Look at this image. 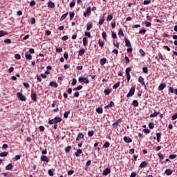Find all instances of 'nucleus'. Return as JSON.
Segmentation results:
<instances>
[{
  "instance_id": "f257e3e1",
  "label": "nucleus",
  "mask_w": 177,
  "mask_h": 177,
  "mask_svg": "<svg viewBox=\"0 0 177 177\" xmlns=\"http://www.w3.org/2000/svg\"><path fill=\"white\" fill-rule=\"evenodd\" d=\"M62 121H63V119L62 118L55 117V118L48 120V124L50 125H53V124H58V122H62Z\"/></svg>"
},
{
  "instance_id": "f03ea898",
  "label": "nucleus",
  "mask_w": 177,
  "mask_h": 177,
  "mask_svg": "<svg viewBox=\"0 0 177 177\" xmlns=\"http://www.w3.org/2000/svg\"><path fill=\"white\" fill-rule=\"evenodd\" d=\"M136 89V87L135 86H133L129 92L128 93V94L127 95V97H131V96H133V95H135V91Z\"/></svg>"
},
{
  "instance_id": "7ed1b4c3",
  "label": "nucleus",
  "mask_w": 177,
  "mask_h": 177,
  "mask_svg": "<svg viewBox=\"0 0 177 177\" xmlns=\"http://www.w3.org/2000/svg\"><path fill=\"white\" fill-rule=\"evenodd\" d=\"M91 13H92V8H91L90 6L87 7L86 11L84 12V17H88V16H91Z\"/></svg>"
},
{
  "instance_id": "20e7f679",
  "label": "nucleus",
  "mask_w": 177,
  "mask_h": 177,
  "mask_svg": "<svg viewBox=\"0 0 177 177\" xmlns=\"http://www.w3.org/2000/svg\"><path fill=\"white\" fill-rule=\"evenodd\" d=\"M79 82H84V84H89V80H88V77H79L78 80Z\"/></svg>"
},
{
  "instance_id": "39448f33",
  "label": "nucleus",
  "mask_w": 177,
  "mask_h": 177,
  "mask_svg": "<svg viewBox=\"0 0 177 177\" xmlns=\"http://www.w3.org/2000/svg\"><path fill=\"white\" fill-rule=\"evenodd\" d=\"M138 82H140V84H141L142 86H145V88H146V83H145V78H143V77L139 76Z\"/></svg>"
},
{
  "instance_id": "423d86ee",
  "label": "nucleus",
  "mask_w": 177,
  "mask_h": 177,
  "mask_svg": "<svg viewBox=\"0 0 177 177\" xmlns=\"http://www.w3.org/2000/svg\"><path fill=\"white\" fill-rule=\"evenodd\" d=\"M41 161L45 162H49V158L45 155H42L40 158Z\"/></svg>"
},
{
  "instance_id": "0eeeda50",
  "label": "nucleus",
  "mask_w": 177,
  "mask_h": 177,
  "mask_svg": "<svg viewBox=\"0 0 177 177\" xmlns=\"http://www.w3.org/2000/svg\"><path fill=\"white\" fill-rule=\"evenodd\" d=\"M111 169H110V168H106L103 171L102 175L104 176H107V175H109V174H111Z\"/></svg>"
},
{
  "instance_id": "6e6552de",
  "label": "nucleus",
  "mask_w": 177,
  "mask_h": 177,
  "mask_svg": "<svg viewBox=\"0 0 177 177\" xmlns=\"http://www.w3.org/2000/svg\"><path fill=\"white\" fill-rule=\"evenodd\" d=\"M147 165H149V162L147 161H142L141 162V164H140V168H146V167H147Z\"/></svg>"
},
{
  "instance_id": "1a4fd4ad",
  "label": "nucleus",
  "mask_w": 177,
  "mask_h": 177,
  "mask_svg": "<svg viewBox=\"0 0 177 177\" xmlns=\"http://www.w3.org/2000/svg\"><path fill=\"white\" fill-rule=\"evenodd\" d=\"M167 86V84H165V83H162L159 85L158 89V91H164V89H165Z\"/></svg>"
},
{
  "instance_id": "9d476101",
  "label": "nucleus",
  "mask_w": 177,
  "mask_h": 177,
  "mask_svg": "<svg viewBox=\"0 0 177 177\" xmlns=\"http://www.w3.org/2000/svg\"><path fill=\"white\" fill-rule=\"evenodd\" d=\"M123 140L126 143H132V139L131 138H129V137L124 136L123 138Z\"/></svg>"
},
{
  "instance_id": "9b49d317",
  "label": "nucleus",
  "mask_w": 177,
  "mask_h": 177,
  "mask_svg": "<svg viewBox=\"0 0 177 177\" xmlns=\"http://www.w3.org/2000/svg\"><path fill=\"white\" fill-rule=\"evenodd\" d=\"M104 14L102 15V17L100 19L98 24L100 26H103V23H104V20H106Z\"/></svg>"
},
{
  "instance_id": "f8f14e48",
  "label": "nucleus",
  "mask_w": 177,
  "mask_h": 177,
  "mask_svg": "<svg viewBox=\"0 0 177 177\" xmlns=\"http://www.w3.org/2000/svg\"><path fill=\"white\" fill-rule=\"evenodd\" d=\"M169 92H170V93H175V95H177V88L174 89L172 86L169 87Z\"/></svg>"
},
{
  "instance_id": "ddd939ff",
  "label": "nucleus",
  "mask_w": 177,
  "mask_h": 177,
  "mask_svg": "<svg viewBox=\"0 0 177 177\" xmlns=\"http://www.w3.org/2000/svg\"><path fill=\"white\" fill-rule=\"evenodd\" d=\"M81 154H82V149H78L77 151L75 152V156L77 157H80Z\"/></svg>"
},
{
  "instance_id": "4468645a",
  "label": "nucleus",
  "mask_w": 177,
  "mask_h": 177,
  "mask_svg": "<svg viewBox=\"0 0 177 177\" xmlns=\"http://www.w3.org/2000/svg\"><path fill=\"white\" fill-rule=\"evenodd\" d=\"M114 102L111 101L110 103L104 106V109H111V107H114Z\"/></svg>"
},
{
  "instance_id": "2eb2a0df",
  "label": "nucleus",
  "mask_w": 177,
  "mask_h": 177,
  "mask_svg": "<svg viewBox=\"0 0 177 177\" xmlns=\"http://www.w3.org/2000/svg\"><path fill=\"white\" fill-rule=\"evenodd\" d=\"M121 121V119H118L115 122L112 124L113 128H117V127H118V124H120Z\"/></svg>"
},
{
  "instance_id": "dca6fc26",
  "label": "nucleus",
  "mask_w": 177,
  "mask_h": 177,
  "mask_svg": "<svg viewBox=\"0 0 177 177\" xmlns=\"http://www.w3.org/2000/svg\"><path fill=\"white\" fill-rule=\"evenodd\" d=\"M81 139H84V133H79L76 138V140L79 141L81 140Z\"/></svg>"
},
{
  "instance_id": "f3484780",
  "label": "nucleus",
  "mask_w": 177,
  "mask_h": 177,
  "mask_svg": "<svg viewBox=\"0 0 177 177\" xmlns=\"http://www.w3.org/2000/svg\"><path fill=\"white\" fill-rule=\"evenodd\" d=\"M30 97L32 99V100L33 102H37V93H31V95H30Z\"/></svg>"
},
{
  "instance_id": "a211bd4d",
  "label": "nucleus",
  "mask_w": 177,
  "mask_h": 177,
  "mask_svg": "<svg viewBox=\"0 0 177 177\" xmlns=\"http://www.w3.org/2000/svg\"><path fill=\"white\" fill-rule=\"evenodd\" d=\"M124 41H125L126 46L127 48H131V41H129V39H128V38L125 37Z\"/></svg>"
},
{
  "instance_id": "6ab92c4d",
  "label": "nucleus",
  "mask_w": 177,
  "mask_h": 177,
  "mask_svg": "<svg viewBox=\"0 0 177 177\" xmlns=\"http://www.w3.org/2000/svg\"><path fill=\"white\" fill-rule=\"evenodd\" d=\"M106 62H107V59L104 57L100 59V64L101 66H104L105 63H106Z\"/></svg>"
},
{
  "instance_id": "aec40b11",
  "label": "nucleus",
  "mask_w": 177,
  "mask_h": 177,
  "mask_svg": "<svg viewBox=\"0 0 177 177\" xmlns=\"http://www.w3.org/2000/svg\"><path fill=\"white\" fill-rule=\"evenodd\" d=\"M173 172H174V171H172V169H167L165 170V174L167 176H169V175H172Z\"/></svg>"
},
{
  "instance_id": "412c9836",
  "label": "nucleus",
  "mask_w": 177,
  "mask_h": 177,
  "mask_svg": "<svg viewBox=\"0 0 177 177\" xmlns=\"http://www.w3.org/2000/svg\"><path fill=\"white\" fill-rule=\"evenodd\" d=\"M25 57H26V59L28 60H32V56L31 55V54H30L28 53H25Z\"/></svg>"
},
{
  "instance_id": "4be33fe9",
  "label": "nucleus",
  "mask_w": 177,
  "mask_h": 177,
  "mask_svg": "<svg viewBox=\"0 0 177 177\" xmlns=\"http://www.w3.org/2000/svg\"><path fill=\"white\" fill-rule=\"evenodd\" d=\"M158 114H160V112H158V111H155L153 113H151L150 115V118H154V117H157V115H158Z\"/></svg>"
},
{
  "instance_id": "5701e85b",
  "label": "nucleus",
  "mask_w": 177,
  "mask_h": 177,
  "mask_svg": "<svg viewBox=\"0 0 177 177\" xmlns=\"http://www.w3.org/2000/svg\"><path fill=\"white\" fill-rule=\"evenodd\" d=\"M162 134L161 133H156L157 142H160L161 141V136Z\"/></svg>"
},
{
  "instance_id": "b1692460",
  "label": "nucleus",
  "mask_w": 177,
  "mask_h": 177,
  "mask_svg": "<svg viewBox=\"0 0 177 177\" xmlns=\"http://www.w3.org/2000/svg\"><path fill=\"white\" fill-rule=\"evenodd\" d=\"M50 86H53L54 88H57V86H59V84H57V83L55 82H50Z\"/></svg>"
},
{
  "instance_id": "393cba45",
  "label": "nucleus",
  "mask_w": 177,
  "mask_h": 177,
  "mask_svg": "<svg viewBox=\"0 0 177 177\" xmlns=\"http://www.w3.org/2000/svg\"><path fill=\"white\" fill-rule=\"evenodd\" d=\"M132 104L134 107H138L139 106V102L138 100H134L132 102Z\"/></svg>"
},
{
  "instance_id": "a878e982",
  "label": "nucleus",
  "mask_w": 177,
  "mask_h": 177,
  "mask_svg": "<svg viewBox=\"0 0 177 177\" xmlns=\"http://www.w3.org/2000/svg\"><path fill=\"white\" fill-rule=\"evenodd\" d=\"M85 53V48H82L80 50H79L78 56H83Z\"/></svg>"
},
{
  "instance_id": "bb28decb",
  "label": "nucleus",
  "mask_w": 177,
  "mask_h": 177,
  "mask_svg": "<svg viewBox=\"0 0 177 177\" xmlns=\"http://www.w3.org/2000/svg\"><path fill=\"white\" fill-rule=\"evenodd\" d=\"M110 147V142L109 141L105 142V143L103 145V148L104 149H109Z\"/></svg>"
},
{
  "instance_id": "cd10ccee",
  "label": "nucleus",
  "mask_w": 177,
  "mask_h": 177,
  "mask_svg": "<svg viewBox=\"0 0 177 177\" xmlns=\"http://www.w3.org/2000/svg\"><path fill=\"white\" fill-rule=\"evenodd\" d=\"M68 15V12L64 14L60 18V21H63V20H64L66 19V17H67Z\"/></svg>"
},
{
  "instance_id": "c85d7f7f",
  "label": "nucleus",
  "mask_w": 177,
  "mask_h": 177,
  "mask_svg": "<svg viewBox=\"0 0 177 177\" xmlns=\"http://www.w3.org/2000/svg\"><path fill=\"white\" fill-rule=\"evenodd\" d=\"M48 6V8L53 9V8H55V3H53V1H49Z\"/></svg>"
},
{
  "instance_id": "c756f323",
  "label": "nucleus",
  "mask_w": 177,
  "mask_h": 177,
  "mask_svg": "<svg viewBox=\"0 0 177 177\" xmlns=\"http://www.w3.org/2000/svg\"><path fill=\"white\" fill-rule=\"evenodd\" d=\"M97 113H98V114H103V108L102 107H98L96 109Z\"/></svg>"
},
{
  "instance_id": "7c9ffc66",
  "label": "nucleus",
  "mask_w": 177,
  "mask_h": 177,
  "mask_svg": "<svg viewBox=\"0 0 177 177\" xmlns=\"http://www.w3.org/2000/svg\"><path fill=\"white\" fill-rule=\"evenodd\" d=\"M83 45L84 46H86L88 45V39L86 37L83 38Z\"/></svg>"
},
{
  "instance_id": "2f4dec72",
  "label": "nucleus",
  "mask_w": 177,
  "mask_h": 177,
  "mask_svg": "<svg viewBox=\"0 0 177 177\" xmlns=\"http://www.w3.org/2000/svg\"><path fill=\"white\" fill-rule=\"evenodd\" d=\"M71 113V111L69 110L64 113V118H68V115Z\"/></svg>"
},
{
  "instance_id": "473e14b6",
  "label": "nucleus",
  "mask_w": 177,
  "mask_h": 177,
  "mask_svg": "<svg viewBox=\"0 0 177 177\" xmlns=\"http://www.w3.org/2000/svg\"><path fill=\"white\" fill-rule=\"evenodd\" d=\"M13 168V166L12 165V164H8L7 166H6V169L7 171H9L10 169H12Z\"/></svg>"
},
{
  "instance_id": "72a5a7b5",
  "label": "nucleus",
  "mask_w": 177,
  "mask_h": 177,
  "mask_svg": "<svg viewBox=\"0 0 177 177\" xmlns=\"http://www.w3.org/2000/svg\"><path fill=\"white\" fill-rule=\"evenodd\" d=\"M131 71H132V68L131 67H128L126 68V75H128V74H131Z\"/></svg>"
},
{
  "instance_id": "f704fd0d",
  "label": "nucleus",
  "mask_w": 177,
  "mask_h": 177,
  "mask_svg": "<svg viewBox=\"0 0 177 177\" xmlns=\"http://www.w3.org/2000/svg\"><path fill=\"white\" fill-rule=\"evenodd\" d=\"M98 44L101 49H103V48L104 47V41H102L101 40H99Z\"/></svg>"
},
{
  "instance_id": "c9c22d12",
  "label": "nucleus",
  "mask_w": 177,
  "mask_h": 177,
  "mask_svg": "<svg viewBox=\"0 0 177 177\" xmlns=\"http://www.w3.org/2000/svg\"><path fill=\"white\" fill-rule=\"evenodd\" d=\"M93 135H95V131H93V130L89 131L88 132V136H89V138H92Z\"/></svg>"
},
{
  "instance_id": "e433bc0d",
  "label": "nucleus",
  "mask_w": 177,
  "mask_h": 177,
  "mask_svg": "<svg viewBox=\"0 0 177 177\" xmlns=\"http://www.w3.org/2000/svg\"><path fill=\"white\" fill-rule=\"evenodd\" d=\"M120 82H118L116 84H115L113 86V89H117V88H118L120 85Z\"/></svg>"
},
{
  "instance_id": "4c0bfd02",
  "label": "nucleus",
  "mask_w": 177,
  "mask_h": 177,
  "mask_svg": "<svg viewBox=\"0 0 177 177\" xmlns=\"http://www.w3.org/2000/svg\"><path fill=\"white\" fill-rule=\"evenodd\" d=\"M69 16H70V20H73V19H74V16H75V13L74 12H71L69 13Z\"/></svg>"
},
{
  "instance_id": "58836bf2",
  "label": "nucleus",
  "mask_w": 177,
  "mask_h": 177,
  "mask_svg": "<svg viewBox=\"0 0 177 177\" xmlns=\"http://www.w3.org/2000/svg\"><path fill=\"white\" fill-rule=\"evenodd\" d=\"M20 158H21V156L17 155V156H15V158H12V160L13 161H17V160H20Z\"/></svg>"
},
{
  "instance_id": "ea45409f",
  "label": "nucleus",
  "mask_w": 177,
  "mask_h": 177,
  "mask_svg": "<svg viewBox=\"0 0 177 177\" xmlns=\"http://www.w3.org/2000/svg\"><path fill=\"white\" fill-rule=\"evenodd\" d=\"M4 35H8V32H6L3 30H0V38L1 37H4Z\"/></svg>"
},
{
  "instance_id": "a19ab883",
  "label": "nucleus",
  "mask_w": 177,
  "mask_h": 177,
  "mask_svg": "<svg viewBox=\"0 0 177 177\" xmlns=\"http://www.w3.org/2000/svg\"><path fill=\"white\" fill-rule=\"evenodd\" d=\"M53 172H55V169H49L48 170V175L50 176H53Z\"/></svg>"
},
{
  "instance_id": "79ce46f5",
  "label": "nucleus",
  "mask_w": 177,
  "mask_h": 177,
  "mask_svg": "<svg viewBox=\"0 0 177 177\" xmlns=\"http://www.w3.org/2000/svg\"><path fill=\"white\" fill-rule=\"evenodd\" d=\"M142 71H143V73H145V74H148L149 68H147V67H146V66H144L142 68Z\"/></svg>"
},
{
  "instance_id": "37998d69",
  "label": "nucleus",
  "mask_w": 177,
  "mask_h": 177,
  "mask_svg": "<svg viewBox=\"0 0 177 177\" xmlns=\"http://www.w3.org/2000/svg\"><path fill=\"white\" fill-rule=\"evenodd\" d=\"M9 154V152H1L0 153V157H6Z\"/></svg>"
},
{
  "instance_id": "c03bdc74",
  "label": "nucleus",
  "mask_w": 177,
  "mask_h": 177,
  "mask_svg": "<svg viewBox=\"0 0 177 177\" xmlns=\"http://www.w3.org/2000/svg\"><path fill=\"white\" fill-rule=\"evenodd\" d=\"M111 20H113V15H108V17H106V21H111Z\"/></svg>"
},
{
  "instance_id": "a18cd8bd",
  "label": "nucleus",
  "mask_w": 177,
  "mask_h": 177,
  "mask_svg": "<svg viewBox=\"0 0 177 177\" xmlns=\"http://www.w3.org/2000/svg\"><path fill=\"white\" fill-rule=\"evenodd\" d=\"M118 35H121V37H124V30L122 28H120L118 32Z\"/></svg>"
},
{
  "instance_id": "49530a36",
  "label": "nucleus",
  "mask_w": 177,
  "mask_h": 177,
  "mask_svg": "<svg viewBox=\"0 0 177 177\" xmlns=\"http://www.w3.org/2000/svg\"><path fill=\"white\" fill-rule=\"evenodd\" d=\"M150 3H151V0H145L143 2V5H150Z\"/></svg>"
},
{
  "instance_id": "de8ad7c7",
  "label": "nucleus",
  "mask_w": 177,
  "mask_h": 177,
  "mask_svg": "<svg viewBox=\"0 0 177 177\" xmlns=\"http://www.w3.org/2000/svg\"><path fill=\"white\" fill-rule=\"evenodd\" d=\"M92 23H91L90 24H87V27H86V30L87 31H91V28H92Z\"/></svg>"
},
{
  "instance_id": "09e8293b",
  "label": "nucleus",
  "mask_w": 177,
  "mask_h": 177,
  "mask_svg": "<svg viewBox=\"0 0 177 177\" xmlns=\"http://www.w3.org/2000/svg\"><path fill=\"white\" fill-rule=\"evenodd\" d=\"M177 156L175 155V154H171L169 156V158H170V160H175V158H176Z\"/></svg>"
},
{
  "instance_id": "8fccbe9b",
  "label": "nucleus",
  "mask_w": 177,
  "mask_h": 177,
  "mask_svg": "<svg viewBox=\"0 0 177 177\" xmlns=\"http://www.w3.org/2000/svg\"><path fill=\"white\" fill-rule=\"evenodd\" d=\"M56 52L57 53H62V52H63V48L56 47Z\"/></svg>"
},
{
  "instance_id": "3c124183",
  "label": "nucleus",
  "mask_w": 177,
  "mask_h": 177,
  "mask_svg": "<svg viewBox=\"0 0 177 177\" xmlns=\"http://www.w3.org/2000/svg\"><path fill=\"white\" fill-rule=\"evenodd\" d=\"M74 6H75V1L73 0L71 3H70V8H74Z\"/></svg>"
},
{
  "instance_id": "603ef678",
  "label": "nucleus",
  "mask_w": 177,
  "mask_h": 177,
  "mask_svg": "<svg viewBox=\"0 0 177 177\" xmlns=\"http://www.w3.org/2000/svg\"><path fill=\"white\" fill-rule=\"evenodd\" d=\"M158 156L160 160H162L164 158V154H162L161 152H159L158 153Z\"/></svg>"
},
{
  "instance_id": "864d4df0",
  "label": "nucleus",
  "mask_w": 177,
  "mask_h": 177,
  "mask_svg": "<svg viewBox=\"0 0 177 177\" xmlns=\"http://www.w3.org/2000/svg\"><path fill=\"white\" fill-rule=\"evenodd\" d=\"M111 32H112V38L113 39H117V33H115V32H113V31H111Z\"/></svg>"
},
{
  "instance_id": "5fc2aeb1",
  "label": "nucleus",
  "mask_w": 177,
  "mask_h": 177,
  "mask_svg": "<svg viewBox=\"0 0 177 177\" xmlns=\"http://www.w3.org/2000/svg\"><path fill=\"white\" fill-rule=\"evenodd\" d=\"M70 150H71V146H68L65 148L66 153H70Z\"/></svg>"
},
{
  "instance_id": "6e6d98bb",
  "label": "nucleus",
  "mask_w": 177,
  "mask_h": 177,
  "mask_svg": "<svg viewBox=\"0 0 177 177\" xmlns=\"http://www.w3.org/2000/svg\"><path fill=\"white\" fill-rule=\"evenodd\" d=\"M17 96L18 97H19L20 100L23 102V94H21V93H17Z\"/></svg>"
},
{
  "instance_id": "4d7b16f0",
  "label": "nucleus",
  "mask_w": 177,
  "mask_h": 177,
  "mask_svg": "<svg viewBox=\"0 0 177 177\" xmlns=\"http://www.w3.org/2000/svg\"><path fill=\"white\" fill-rule=\"evenodd\" d=\"M102 38H103V39H104L106 41V39L107 38V34L106 33V32H102Z\"/></svg>"
},
{
  "instance_id": "13d9d810",
  "label": "nucleus",
  "mask_w": 177,
  "mask_h": 177,
  "mask_svg": "<svg viewBox=\"0 0 177 177\" xmlns=\"http://www.w3.org/2000/svg\"><path fill=\"white\" fill-rule=\"evenodd\" d=\"M124 62L126 64H128L129 63V58L128 57V56L124 57Z\"/></svg>"
},
{
  "instance_id": "bf43d9fd",
  "label": "nucleus",
  "mask_w": 177,
  "mask_h": 177,
  "mask_svg": "<svg viewBox=\"0 0 177 177\" xmlns=\"http://www.w3.org/2000/svg\"><path fill=\"white\" fill-rule=\"evenodd\" d=\"M104 92L105 95H110V93L111 92V91H110V89L108 88V89H105Z\"/></svg>"
},
{
  "instance_id": "052dcab7",
  "label": "nucleus",
  "mask_w": 177,
  "mask_h": 177,
  "mask_svg": "<svg viewBox=\"0 0 177 177\" xmlns=\"http://www.w3.org/2000/svg\"><path fill=\"white\" fill-rule=\"evenodd\" d=\"M149 128L150 129H153L154 128V123L150 122V123L149 124Z\"/></svg>"
},
{
  "instance_id": "680f3d73",
  "label": "nucleus",
  "mask_w": 177,
  "mask_h": 177,
  "mask_svg": "<svg viewBox=\"0 0 177 177\" xmlns=\"http://www.w3.org/2000/svg\"><path fill=\"white\" fill-rule=\"evenodd\" d=\"M147 30L146 29H142L141 30L139 31V34H146Z\"/></svg>"
},
{
  "instance_id": "e2e57ef3",
  "label": "nucleus",
  "mask_w": 177,
  "mask_h": 177,
  "mask_svg": "<svg viewBox=\"0 0 177 177\" xmlns=\"http://www.w3.org/2000/svg\"><path fill=\"white\" fill-rule=\"evenodd\" d=\"M84 35L85 37H88V38H91V32H85Z\"/></svg>"
},
{
  "instance_id": "0e129e2a",
  "label": "nucleus",
  "mask_w": 177,
  "mask_h": 177,
  "mask_svg": "<svg viewBox=\"0 0 177 177\" xmlns=\"http://www.w3.org/2000/svg\"><path fill=\"white\" fill-rule=\"evenodd\" d=\"M137 175H138V173L134 171L131 174L130 177H136Z\"/></svg>"
},
{
  "instance_id": "69168bd1",
  "label": "nucleus",
  "mask_w": 177,
  "mask_h": 177,
  "mask_svg": "<svg viewBox=\"0 0 177 177\" xmlns=\"http://www.w3.org/2000/svg\"><path fill=\"white\" fill-rule=\"evenodd\" d=\"M30 6L32 7V6H35V0H32L30 3Z\"/></svg>"
},
{
  "instance_id": "338daca9",
  "label": "nucleus",
  "mask_w": 177,
  "mask_h": 177,
  "mask_svg": "<svg viewBox=\"0 0 177 177\" xmlns=\"http://www.w3.org/2000/svg\"><path fill=\"white\" fill-rule=\"evenodd\" d=\"M5 44H12V40L10 39H6L4 40Z\"/></svg>"
},
{
  "instance_id": "774afa93",
  "label": "nucleus",
  "mask_w": 177,
  "mask_h": 177,
  "mask_svg": "<svg viewBox=\"0 0 177 177\" xmlns=\"http://www.w3.org/2000/svg\"><path fill=\"white\" fill-rule=\"evenodd\" d=\"M72 85L73 86L77 85V79H75V78L73 79Z\"/></svg>"
}]
</instances>
